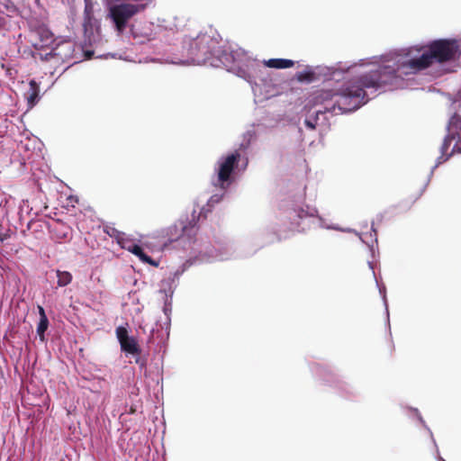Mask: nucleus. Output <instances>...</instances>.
Returning <instances> with one entry per match:
<instances>
[{
	"label": "nucleus",
	"mask_w": 461,
	"mask_h": 461,
	"mask_svg": "<svg viewBox=\"0 0 461 461\" xmlns=\"http://www.w3.org/2000/svg\"><path fill=\"white\" fill-rule=\"evenodd\" d=\"M459 55L460 46L456 40H435L427 45L410 48L405 57L398 59L394 66H380L348 81L339 92L322 90L317 98L325 101L338 96L334 107L337 105L343 112H352L368 102V90L376 92L402 87L404 84L402 76L416 74L434 62L442 64L455 60Z\"/></svg>",
	"instance_id": "nucleus-1"
},
{
	"label": "nucleus",
	"mask_w": 461,
	"mask_h": 461,
	"mask_svg": "<svg viewBox=\"0 0 461 461\" xmlns=\"http://www.w3.org/2000/svg\"><path fill=\"white\" fill-rule=\"evenodd\" d=\"M146 0H105L107 18L111 20L118 35L123 34L129 22L135 15L143 12Z\"/></svg>",
	"instance_id": "nucleus-2"
},
{
	"label": "nucleus",
	"mask_w": 461,
	"mask_h": 461,
	"mask_svg": "<svg viewBox=\"0 0 461 461\" xmlns=\"http://www.w3.org/2000/svg\"><path fill=\"white\" fill-rule=\"evenodd\" d=\"M219 41L207 34H200L193 39L187 50L190 63L194 65H202L210 62L214 65L212 59L219 58L221 54Z\"/></svg>",
	"instance_id": "nucleus-3"
},
{
	"label": "nucleus",
	"mask_w": 461,
	"mask_h": 461,
	"mask_svg": "<svg viewBox=\"0 0 461 461\" xmlns=\"http://www.w3.org/2000/svg\"><path fill=\"white\" fill-rule=\"evenodd\" d=\"M447 134L441 145L438 163L447 161L453 154L461 153V101L447 123Z\"/></svg>",
	"instance_id": "nucleus-4"
},
{
	"label": "nucleus",
	"mask_w": 461,
	"mask_h": 461,
	"mask_svg": "<svg viewBox=\"0 0 461 461\" xmlns=\"http://www.w3.org/2000/svg\"><path fill=\"white\" fill-rule=\"evenodd\" d=\"M240 159V154L239 151H235L219 159L217 167L215 168L217 176L216 181L213 182L215 186L221 189H226L230 186L231 183V174L234 168L237 167Z\"/></svg>",
	"instance_id": "nucleus-5"
},
{
	"label": "nucleus",
	"mask_w": 461,
	"mask_h": 461,
	"mask_svg": "<svg viewBox=\"0 0 461 461\" xmlns=\"http://www.w3.org/2000/svg\"><path fill=\"white\" fill-rule=\"evenodd\" d=\"M117 339L120 343L121 349L132 356H140L141 349L137 340L129 336L128 330L123 326H119L115 330Z\"/></svg>",
	"instance_id": "nucleus-6"
},
{
	"label": "nucleus",
	"mask_w": 461,
	"mask_h": 461,
	"mask_svg": "<svg viewBox=\"0 0 461 461\" xmlns=\"http://www.w3.org/2000/svg\"><path fill=\"white\" fill-rule=\"evenodd\" d=\"M197 227L194 219L189 221L187 224L184 221H179L176 223L167 230V236L168 237V240L170 242L177 240L179 238L183 236H187L190 238L192 235L196 233Z\"/></svg>",
	"instance_id": "nucleus-7"
},
{
	"label": "nucleus",
	"mask_w": 461,
	"mask_h": 461,
	"mask_svg": "<svg viewBox=\"0 0 461 461\" xmlns=\"http://www.w3.org/2000/svg\"><path fill=\"white\" fill-rule=\"evenodd\" d=\"M32 36V44L34 49L41 50L50 47L54 42L53 33L45 26L36 28Z\"/></svg>",
	"instance_id": "nucleus-8"
},
{
	"label": "nucleus",
	"mask_w": 461,
	"mask_h": 461,
	"mask_svg": "<svg viewBox=\"0 0 461 461\" xmlns=\"http://www.w3.org/2000/svg\"><path fill=\"white\" fill-rule=\"evenodd\" d=\"M74 47L71 41H61L46 54L45 59L57 58L60 60H68L73 56Z\"/></svg>",
	"instance_id": "nucleus-9"
},
{
	"label": "nucleus",
	"mask_w": 461,
	"mask_h": 461,
	"mask_svg": "<svg viewBox=\"0 0 461 461\" xmlns=\"http://www.w3.org/2000/svg\"><path fill=\"white\" fill-rule=\"evenodd\" d=\"M52 233L59 242L69 241L72 238V229L62 221L55 224Z\"/></svg>",
	"instance_id": "nucleus-10"
},
{
	"label": "nucleus",
	"mask_w": 461,
	"mask_h": 461,
	"mask_svg": "<svg viewBox=\"0 0 461 461\" xmlns=\"http://www.w3.org/2000/svg\"><path fill=\"white\" fill-rule=\"evenodd\" d=\"M122 248L126 249L128 251L138 257L143 263H147L153 267L158 266V263L155 261L151 257L147 255L140 246L137 244H131L129 246H122Z\"/></svg>",
	"instance_id": "nucleus-11"
},
{
	"label": "nucleus",
	"mask_w": 461,
	"mask_h": 461,
	"mask_svg": "<svg viewBox=\"0 0 461 461\" xmlns=\"http://www.w3.org/2000/svg\"><path fill=\"white\" fill-rule=\"evenodd\" d=\"M30 107L34 106L40 99V86L35 80H31L29 83V89L25 93Z\"/></svg>",
	"instance_id": "nucleus-12"
},
{
	"label": "nucleus",
	"mask_w": 461,
	"mask_h": 461,
	"mask_svg": "<svg viewBox=\"0 0 461 461\" xmlns=\"http://www.w3.org/2000/svg\"><path fill=\"white\" fill-rule=\"evenodd\" d=\"M265 65L273 68H288L294 66V61L285 59H270L265 61Z\"/></svg>",
	"instance_id": "nucleus-13"
},
{
	"label": "nucleus",
	"mask_w": 461,
	"mask_h": 461,
	"mask_svg": "<svg viewBox=\"0 0 461 461\" xmlns=\"http://www.w3.org/2000/svg\"><path fill=\"white\" fill-rule=\"evenodd\" d=\"M57 277L58 285L61 287L69 285L73 278L72 275L69 272L60 270H57Z\"/></svg>",
	"instance_id": "nucleus-14"
},
{
	"label": "nucleus",
	"mask_w": 461,
	"mask_h": 461,
	"mask_svg": "<svg viewBox=\"0 0 461 461\" xmlns=\"http://www.w3.org/2000/svg\"><path fill=\"white\" fill-rule=\"evenodd\" d=\"M49 320L48 319H40V322L37 326V333L40 336L41 339H44V332L48 329Z\"/></svg>",
	"instance_id": "nucleus-15"
},
{
	"label": "nucleus",
	"mask_w": 461,
	"mask_h": 461,
	"mask_svg": "<svg viewBox=\"0 0 461 461\" xmlns=\"http://www.w3.org/2000/svg\"><path fill=\"white\" fill-rule=\"evenodd\" d=\"M296 216L302 221L309 220L307 212H305L303 210H301V212L297 213Z\"/></svg>",
	"instance_id": "nucleus-16"
},
{
	"label": "nucleus",
	"mask_w": 461,
	"mask_h": 461,
	"mask_svg": "<svg viewBox=\"0 0 461 461\" xmlns=\"http://www.w3.org/2000/svg\"><path fill=\"white\" fill-rule=\"evenodd\" d=\"M38 309H39V313H40V319H48L43 307L38 306Z\"/></svg>",
	"instance_id": "nucleus-17"
},
{
	"label": "nucleus",
	"mask_w": 461,
	"mask_h": 461,
	"mask_svg": "<svg viewBox=\"0 0 461 461\" xmlns=\"http://www.w3.org/2000/svg\"><path fill=\"white\" fill-rule=\"evenodd\" d=\"M135 362L139 364L141 367L145 366V363L141 361L140 357L136 358Z\"/></svg>",
	"instance_id": "nucleus-18"
},
{
	"label": "nucleus",
	"mask_w": 461,
	"mask_h": 461,
	"mask_svg": "<svg viewBox=\"0 0 461 461\" xmlns=\"http://www.w3.org/2000/svg\"><path fill=\"white\" fill-rule=\"evenodd\" d=\"M6 239H7V235H2V234L0 233V240H1V241L5 240H6Z\"/></svg>",
	"instance_id": "nucleus-19"
},
{
	"label": "nucleus",
	"mask_w": 461,
	"mask_h": 461,
	"mask_svg": "<svg viewBox=\"0 0 461 461\" xmlns=\"http://www.w3.org/2000/svg\"><path fill=\"white\" fill-rule=\"evenodd\" d=\"M306 125L311 128V129H314V126L312 123L309 122H306Z\"/></svg>",
	"instance_id": "nucleus-20"
}]
</instances>
